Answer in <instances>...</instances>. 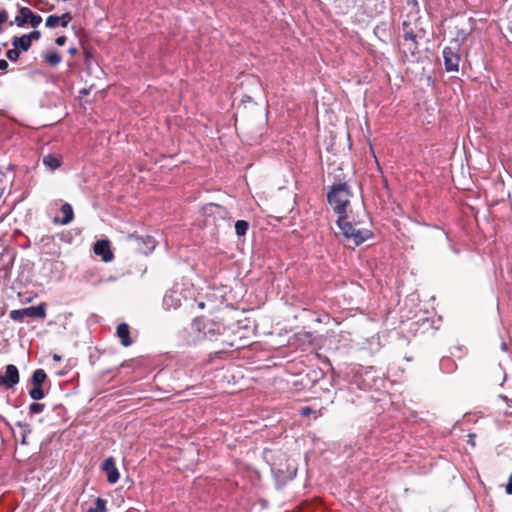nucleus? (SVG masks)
<instances>
[{"instance_id": "1", "label": "nucleus", "mask_w": 512, "mask_h": 512, "mask_svg": "<svg viewBox=\"0 0 512 512\" xmlns=\"http://www.w3.org/2000/svg\"><path fill=\"white\" fill-rule=\"evenodd\" d=\"M190 331L196 333V340H209L219 342L223 349L233 347L234 343L229 338L228 327L218 317L210 319L204 316L195 318L190 324Z\"/></svg>"}, {"instance_id": "2", "label": "nucleus", "mask_w": 512, "mask_h": 512, "mask_svg": "<svg viewBox=\"0 0 512 512\" xmlns=\"http://www.w3.org/2000/svg\"><path fill=\"white\" fill-rule=\"evenodd\" d=\"M368 215L362 212V218L358 221H350L347 215L338 217L337 224L345 239V245L354 249L372 237V231L368 227Z\"/></svg>"}, {"instance_id": "3", "label": "nucleus", "mask_w": 512, "mask_h": 512, "mask_svg": "<svg viewBox=\"0 0 512 512\" xmlns=\"http://www.w3.org/2000/svg\"><path fill=\"white\" fill-rule=\"evenodd\" d=\"M351 192L346 182L333 184L328 193V203L333 207L338 217L346 215V208L350 204Z\"/></svg>"}, {"instance_id": "4", "label": "nucleus", "mask_w": 512, "mask_h": 512, "mask_svg": "<svg viewBox=\"0 0 512 512\" xmlns=\"http://www.w3.org/2000/svg\"><path fill=\"white\" fill-rule=\"evenodd\" d=\"M460 43L454 39L443 49L444 65L447 72H458L460 63Z\"/></svg>"}, {"instance_id": "5", "label": "nucleus", "mask_w": 512, "mask_h": 512, "mask_svg": "<svg viewBox=\"0 0 512 512\" xmlns=\"http://www.w3.org/2000/svg\"><path fill=\"white\" fill-rule=\"evenodd\" d=\"M46 303L42 302L37 306H30L23 309L12 310L9 316L12 320L21 322L24 317L45 319L46 317Z\"/></svg>"}, {"instance_id": "6", "label": "nucleus", "mask_w": 512, "mask_h": 512, "mask_svg": "<svg viewBox=\"0 0 512 512\" xmlns=\"http://www.w3.org/2000/svg\"><path fill=\"white\" fill-rule=\"evenodd\" d=\"M42 17L33 13L31 9L28 7H21L19 9L18 15L15 17L14 21H11L9 24L12 26L16 24L18 27H23L26 24L31 25L32 27H37L41 24Z\"/></svg>"}, {"instance_id": "7", "label": "nucleus", "mask_w": 512, "mask_h": 512, "mask_svg": "<svg viewBox=\"0 0 512 512\" xmlns=\"http://www.w3.org/2000/svg\"><path fill=\"white\" fill-rule=\"evenodd\" d=\"M203 213L206 217V221L216 223L219 219H226L229 216V211L215 203H208L203 207Z\"/></svg>"}, {"instance_id": "8", "label": "nucleus", "mask_w": 512, "mask_h": 512, "mask_svg": "<svg viewBox=\"0 0 512 512\" xmlns=\"http://www.w3.org/2000/svg\"><path fill=\"white\" fill-rule=\"evenodd\" d=\"M403 27V37H404V46H407L408 51L413 55L417 50V33L413 30L410 23L404 21L402 24Z\"/></svg>"}, {"instance_id": "9", "label": "nucleus", "mask_w": 512, "mask_h": 512, "mask_svg": "<svg viewBox=\"0 0 512 512\" xmlns=\"http://www.w3.org/2000/svg\"><path fill=\"white\" fill-rule=\"evenodd\" d=\"M19 371L18 368L9 364L6 366L5 374H0V385H4L6 388H12L19 382Z\"/></svg>"}, {"instance_id": "10", "label": "nucleus", "mask_w": 512, "mask_h": 512, "mask_svg": "<svg viewBox=\"0 0 512 512\" xmlns=\"http://www.w3.org/2000/svg\"><path fill=\"white\" fill-rule=\"evenodd\" d=\"M93 251L100 256L104 262H110L114 258L109 240H98L94 243Z\"/></svg>"}, {"instance_id": "11", "label": "nucleus", "mask_w": 512, "mask_h": 512, "mask_svg": "<svg viewBox=\"0 0 512 512\" xmlns=\"http://www.w3.org/2000/svg\"><path fill=\"white\" fill-rule=\"evenodd\" d=\"M102 469L107 473V481L109 483L114 484L119 480L120 474L112 457L105 459Z\"/></svg>"}, {"instance_id": "12", "label": "nucleus", "mask_w": 512, "mask_h": 512, "mask_svg": "<svg viewBox=\"0 0 512 512\" xmlns=\"http://www.w3.org/2000/svg\"><path fill=\"white\" fill-rule=\"evenodd\" d=\"M116 335L120 339V342L124 347H128L132 344V339L130 337V328L127 323H120L117 326Z\"/></svg>"}, {"instance_id": "13", "label": "nucleus", "mask_w": 512, "mask_h": 512, "mask_svg": "<svg viewBox=\"0 0 512 512\" xmlns=\"http://www.w3.org/2000/svg\"><path fill=\"white\" fill-rule=\"evenodd\" d=\"M43 164L51 171H54L62 165V157L57 154L45 155L43 157Z\"/></svg>"}, {"instance_id": "14", "label": "nucleus", "mask_w": 512, "mask_h": 512, "mask_svg": "<svg viewBox=\"0 0 512 512\" xmlns=\"http://www.w3.org/2000/svg\"><path fill=\"white\" fill-rule=\"evenodd\" d=\"M31 42L28 36L25 34L22 36H15L12 39V45L17 48L19 51H28L31 47Z\"/></svg>"}, {"instance_id": "15", "label": "nucleus", "mask_w": 512, "mask_h": 512, "mask_svg": "<svg viewBox=\"0 0 512 512\" xmlns=\"http://www.w3.org/2000/svg\"><path fill=\"white\" fill-rule=\"evenodd\" d=\"M61 213L63 214V218L61 219L60 223L62 225H67L74 219V212L73 208L69 203H64L61 206Z\"/></svg>"}, {"instance_id": "16", "label": "nucleus", "mask_w": 512, "mask_h": 512, "mask_svg": "<svg viewBox=\"0 0 512 512\" xmlns=\"http://www.w3.org/2000/svg\"><path fill=\"white\" fill-rule=\"evenodd\" d=\"M46 378L47 375L43 369H36L32 375V385L42 386Z\"/></svg>"}, {"instance_id": "17", "label": "nucleus", "mask_w": 512, "mask_h": 512, "mask_svg": "<svg viewBox=\"0 0 512 512\" xmlns=\"http://www.w3.org/2000/svg\"><path fill=\"white\" fill-rule=\"evenodd\" d=\"M45 61L51 65L56 66L61 62V56L57 52H48L44 55Z\"/></svg>"}, {"instance_id": "18", "label": "nucleus", "mask_w": 512, "mask_h": 512, "mask_svg": "<svg viewBox=\"0 0 512 512\" xmlns=\"http://www.w3.org/2000/svg\"><path fill=\"white\" fill-rule=\"evenodd\" d=\"M249 228V224L245 220H238L235 223V232L238 236H244Z\"/></svg>"}, {"instance_id": "19", "label": "nucleus", "mask_w": 512, "mask_h": 512, "mask_svg": "<svg viewBox=\"0 0 512 512\" xmlns=\"http://www.w3.org/2000/svg\"><path fill=\"white\" fill-rule=\"evenodd\" d=\"M29 396L33 400H41L42 398H44V391L42 389V386L32 385V388L29 390Z\"/></svg>"}, {"instance_id": "20", "label": "nucleus", "mask_w": 512, "mask_h": 512, "mask_svg": "<svg viewBox=\"0 0 512 512\" xmlns=\"http://www.w3.org/2000/svg\"><path fill=\"white\" fill-rule=\"evenodd\" d=\"M60 19L57 15H50L46 18V26L48 28H55L60 25Z\"/></svg>"}, {"instance_id": "21", "label": "nucleus", "mask_w": 512, "mask_h": 512, "mask_svg": "<svg viewBox=\"0 0 512 512\" xmlns=\"http://www.w3.org/2000/svg\"><path fill=\"white\" fill-rule=\"evenodd\" d=\"M300 415L303 416V417H307V416H310V415H313L314 416V419H317L320 414L317 413V411L313 410L311 407L309 406H305V407H302L299 411Z\"/></svg>"}, {"instance_id": "22", "label": "nucleus", "mask_w": 512, "mask_h": 512, "mask_svg": "<svg viewBox=\"0 0 512 512\" xmlns=\"http://www.w3.org/2000/svg\"><path fill=\"white\" fill-rule=\"evenodd\" d=\"M44 408H45L44 404L34 402V403L30 404L29 412H30V414H39V413L43 412Z\"/></svg>"}, {"instance_id": "23", "label": "nucleus", "mask_w": 512, "mask_h": 512, "mask_svg": "<svg viewBox=\"0 0 512 512\" xmlns=\"http://www.w3.org/2000/svg\"><path fill=\"white\" fill-rule=\"evenodd\" d=\"M92 509L94 510V512H105L106 501L102 498H97L95 501V507Z\"/></svg>"}, {"instance_id": "24", "label": "nucleus", "mask_w": 512, "mask_h": 512, "mask_svg": "<svg viewBox=\"0 0 512 512\" xmlns=\"http://www.w3.org/2000/svg\"><path fill=\"white\" fill-rule=\"evenodd\" d=\"M20 51L17 48L9 49L6 52V56L11 61H16L19 58Z\"/></svg>"}, {"instance_id": "25", "label": "nucleus", "mask_w": 512, "mask_h": 512, "mask_svg": "<svg viewBox=\"0 0 512 512\" xmlns=\"http://www.w3.org/2000/svg\"><path fill=\"white\" fill-rule=\"evenodd\" d=\"M61 19H60V25L62 27H67L68 24L71 22L72 20V15L71 13L67 12V13H64L63 15L59 16Z\"/></svg>"}, {"instance_id": "26", "label": "nucleus", "mask_w": 512, "mask_h": 512, "mask_svg": "<svg viewBox=\"0 0 512 512\" xmlns=\"http://www.w3.org/2000/svg\"><path fill=\"white\" fill-rule=\"evenodd\" d=\"M26 36H28V38L30 39V42L32 43L33 41H36V40H39L40 37H41V32L38 31V30H34L28 34H25Z\"/></svg>"}, {"instance_id": "27", "label": "nucleus", "mask_w": 512, "mask_h": 512, "mask_svg": "<svg viewBox=\"0 0 512 512\" xmlns=\"http://www.w3.org/2000/svg\"><path fill=\"white\" fill-rule=\"evenodd\" d=\"M8 20V13L5 10L0 11V34L3 33L2 24Z\"/></svg>"}, {"instance_id": "28", "label": "nucleus", "mask_w": 512, "mask_h": 512, "mask_svg": "<svg viewBox=\"0 0 512 512\" xmlns=\"http://www.w3.org/2000/svg\"><path fill=\"white\" fill-rule=\"evenodd\" d=\"M506 493L512 495V474L509 476L508 483L505 487Z\"/></svg>"}, {"instance_id": "29", "label": "nucleus", "mask_w": 512, "mask_h": 512, "mask_svg": "<svg viewBox=\"0 0 512 512\" xmlns=\"http://www.w3.org/2000/svg\"><path fill=\"white\" fill-rule=\"evenodd\" d=\"M475 437H476V435H475V434H473V433L468 434V440H467V442H468V444H470L472 447H475V445H476Z\"/></svg>"}, {"instance_id": "30", "label": "nucleus", "mask_w": 512, "mask_h": 512, "mask_svg": "<svg viewBox=\"0 0 512 512\" xmlns=\"http://www.w3.org/2000/svg\"><path fill=\"white\" fill-rule=\"evenodd\" d=\"M146 242H147V244H148V245H150V246H151V250L155 248L156 241L154 240V238H153V237H151V236H147V238H146Z\"/></svg>"}, {"instance_id": "31", "label": "nucleus", "mask_w": 512, "mask_h": 512, "mask_svg": "<svg viewBox=\"0 0 512 512\" xmlns=\"http://www.w3.org/2000/svg\"><path fill=\"white\" fill-rule=\"evenodd\" d=\"M66 37L65 36H59L56 38L55 42L57 45L62 46L66 43Z\"/></svg>"}, {"instance_id": "32", "label": "nucleus", "mask_w": 512, "mask_h": 512, "mask_svg": "<svg viewBox=\"0 0 512 512\" xmlns=\"http://www.w3.org/2000/svg\"><path fill=\"white\" fill-rule=\"evenodd\" d=\"M8 62L4 59H0V70L1 71H6L7 68H8Z\"/></svg>"}, {"instance_id": "33", "label": "nucleus", "mask_w": 512, "mask_h": 512, "mask_svg": "<svg viewBox=\"0 0 512 512\" xmlns=\"http://www.w3.org/2000/svg\"><path fill=\"white\" fill-rule=\"evenodd\" d=\"M53 359H54L55 361H59V360L61 359V357H60L59 355L55 354V355L53 356Z\"/></svg>"}, {"instance_id": "34", "label": "nucleus", "mask_w": 512, "mask_h": 512, "mask_svg": "<svg viewBox=\"0 0 512 512\" xmlns=\"http://www.w3.org/2000/svg\"><path fill=\"white\" fill-rule=\"evenodd\" d=\"M69 52H70L71 54L76 53V48H70V49H69Z\"/></svg>"}, {"instance_id": "35", "label": "nucleus", "mask_w": 512, "mask_h": 512, "mask_svg": "<svg viewBox=\"0 0 512 512\" xmlns=\"http://www.w3.org/2000/svg\"><path fill=\"white\" fill-rule=\"evenodd\" d=\"M199 307L204 308V303L203 302L199 303Z\"/></svg>"}, {"instance_id": "36", "label": "nucleus", "mask_w": 512, "mask_h": 512, "mask_svg": "<svg viewBox=\"0 0 512 512\" xmlns=\"http://www.w3.org/2000/svg\"><path fill=\"white\" fill-rule=\"evenodd\" d=\"M86 512H94V510L92 508H90Z\"/></svg>"}, {"instance_id": "37", "label": "nucleus", "mask_w": 512, "mask_h": 512, "mask_svg": "<svg viewBox=\"0 0 512 512\" xmlns=\"http://www.w3.org/2000/svg\"><path fill=\"white\" fill-rule=\"evenodd\" d=\"M510 29H511V31H512V21H511V26H510Z\"/></svg>"}]
</instances>
